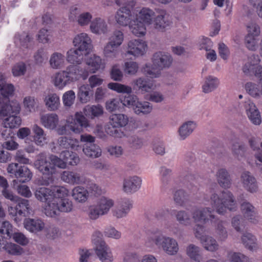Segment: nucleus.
Here are the masks:
<instances>
[{
	"label": "nucleus",
	"instance_id": "obj_8",
	"mask_svg": "<svg viewBox=\"0 0 262 262\" xmlns=\"http://www.w3.org/2000/svg\"><path fill=\"white\" fill-rule=\"evenodd\" d=\"M69 130L75 134H80L83 128L91 126L90 122L83 112L75 113L74 116H70L66 120Z\"/></svg>",
	"mask_w": 262,
	"mask_h": 262
},
{
	"label": "nucleus",
	"instance_id": "obj_34",
	"mask_svg": "<svg viewBox=\"0 0 262 262\" xmlns=\"http://www.w3.org/2000/svg\"><path fill=\"white\" fill-rule=\"evenodd\" d=\"M83 114L87 117L92 119L95 118H99L102 116L104 113L103 106L100 104H96L85 106L83 110Z\"/></svg>",
	"mask_w": 262,
	"mask_h": 262
},
{
	"label": "nucleus",
	"instance_id": "obj_17",
	"mask_svg": "<svg viewBox=\"0 0 262 262\" xmlns=\"http://www.w3.org/2000/svg\"><path fill=\"white\" fill-rule=\"evenodd\" d=\"M241 182L243 188L248 192L254 193L258 190V185L256 178L249 171H245L241 175Z\"/></svg>",
	"mask_w": 262,
	"mask_h": 262
},
{
	"label": "nucleus",
	"instance_id": "obj_25",
	"mask_svg": "<svg viewBox=\"0 0 262 262\" xmlns=\"http://www.w3.org/2000/svg\"><path fill=\"white\" fill-rule=\"evenodd\" d=\"M133 207L132 202L127 199L121 200L113 209L112 213L117 218H122L126 216Z\"/></svg>",
	"mask_w": 262,
	"mask_h": 262
},
{
	"label": "nucleus",
	"instance_id": "obj_14",
	"mask_svg": "<svg viewBox=\"0 0 262 262\" xmlns=\"http://www.w3.org/2000/svg\"><path fill=\"white\" fill-rule=\"evenodd\" d=\"M95 251L101 262H113V254L110 247L104 241L101 240L96 244Z\"/></svg>",
	"mask_w": 262,
	"mask_h": 262
},
{
	"label": "nucleus",
	"instance_id": "obj_58",
	"mask_svg": "<svg viewBox=\"0 0 262 262\" xmlns=\"http://www.w3.org/2000/svg\"><path fill=\"white\" fill-rule=\"evenodd\" d=\"M93 18V15L90 12H81L77 16L76 22L81 27L87 26L90 25Z\"/></svg>",
	"mask_w": 262,
	"mask_h": 262
},
{
	"label": "nucleus",
	"instance_id": "obj_24",
	"mask_svg": "<svg viewBox=\"0 0 262 262\" xmlns=\"http://www.w3.org/2000/svg\"><path fill=\"white\" fill-rule=\"evenodd\" d=\"M25 228L33 233H37L42 231L45 228V223L43 221L38 218H27L24 221Z\"/></svg>",
	"mask_w": 262,
	"mask_h": 262
},
{
	"label": "nucleus",
	"instance_id": "obj_2",
	"mask_svg": "<svg viewBox=\"0 0 262 262\" xmlns=\"http://www.w3.org/2000/svg\"><path fill=\"white\" fill-rule=\"evenodd\" d=\"M88 76L89 72L85 67L71 64L68 66L65 70L55 73L52 77V82L55 88L62 90L67 85L81 79H86Z\"/></svg>",
	"mask_w": 262,
	"mask_h": 262
},
{
	"label": "nucleus",
	"instance_id": "obj_55",
	"mask_svg": "<svg viewBox=\"0 0 262 262\" xmlns=\"http://www.w3.org/2000/svg\"><path fill=\"white\" fill-rule=\"evenodd\" d=\"M177 221L182 225L188 226L190 225L191 215L190 213L184 210L177 211L175 214Z\"/></svg>",
	"mask_w": 262,
	"mask_h": 262
},
{
	"label": "nucleus",
	"instance_id": "obj_37",
	"mask_svg": "<svg viewBox=\"0 0 262 262\" xmlns=\"http://www.w3.org/2000/svg\"><path fill=\"white\" fill-rule=\"evenodd\" d=\"M93 95V91L89 84H83L78 89L77 96L82 103L89 102Z\"/></svg>",
	"mask_w": 262,
	"mask_h": 262
},
{
	"label": "nucleus",
	"instance_id": "obj_12",
	"mask_svg": "<svg viewBox=\"0 0 262 262\" xmlns=\"http://www.w3.org/2000/svg\"><path fill=\"white\" fill-rule=\"evenodd\" d=\"M147 47V44L144 40L140 39H132L127 43L125 54L138 57L145 53Z\"/></svg>",
	"mask_w": 262,
	"mask_h": 262
},
{
	"label": "nucleus",
	"instance_id": "obj_46",
	"mask_svg": "<svg viewBox=\"0 0 262 262\" xmlns=\"http://www.w3.org/2000/svg\"><path fill=\"white\" fill-rule=\"evenodd\" d=\"M260 57L258 55L253 54L250 56L248 58V61L243 67V72L247 75L251 74L255 67L260 63Z\"/></svg>",
	"mask_w": 262,
	"mask_h": 262
},
{
	"label": "nucleus",
	"instance_id": "obj_18",
	"mask_svg": "<svg viewBox=\"0 0 262 262\" xmlns=\"http://www.w3.org/2000/svg\"><path fill=\"white\" fill-rule=\"evenodd\" d=\"M142 180L137 176H129L123 180L122 190L127 194H133L141 188Z\"/></svg>",
	"mask_w": 262,
	"mask_h": 262
},
{
	"label": "nucleus",
	"instance_id": "obj_15",
	"mask_svg": "<svg viewBox=\"0 0 262 262\" xmlns=\"http://www.w3.org/2000/svg\"><path fill=\"white\" fill-rule=\"evenodd\" d=\"M159 248L166 254L174 256L179 251V246L177 240L171 237L161 235Z\"/></svg>",
	"mask_w": 262,
	"mask_h": 262
},
{
	"label": "nucleus",
	"instance_id": "obj_40",
	"mask_svg": "<svg viewBox=\"0 0 262 262\" xmlns=\"http://www.w3.org/2000/svg\"><path fill=\"white\" fill-rule=\"evenodd\" d=\"M44 213L50 217H56L59 215L58 202L56 199H52L46 203L44 207Z\"/></svg>",
	"mask_w": 262,
	"mask_h": 262
},
{
	"label": "nucleus",
	"instance_id": "obj_51",
	"mask_svg": "<svg viewBox=\"0 0 262 262\" xmlns=\"http://www.w3.org/2000/svg\"><path fill=\"white\" fill-rule=\"evenodd\" d=\"M219 84V80L216 77L209 76L206 78L202 86L203 91L205 93H210L216 89Z\"/></svg>",
	"mask_w": 262,
	"mask_h": 262
},
{
	"label": "nucleus",
	"instance_id": "obj_59",
	"mask_svg": "<svg viewBox=\"0 0 262 262\" xmlns=\"http://www.w3.org/2000/svg\"><path fill=\"white\" fill-rule=\"evenodd\" d=\"M231 150L235 158L241 160L245 156L246 148L244 145L235 142L232 144Z\"/></svg>",
	"mask_w": 262,
	"mask_h": 262
},
{
	"label": "nucleus",
	"instance_id": "obj_48",
	"mask_svg": "<svg viewBox=\"0 0 262 262\" xmlns=\"http://www.w3.org/2000/svg\"><path fill=\"white\" fill-rule=\"evenodd\" d=\"M52 191L50 188L41 187L35 190L34 195L35 198L42 202H48L52 198Z\"/></svg>",
	"mask_w": 262,
	"mask_h": 262
},
{
	"label": "nucleus",
	"instance_id": "obj_27",
	"mask_svg": "<svg viewBox=\"0 0 262 262\" xmlns=\"http://www.w3.org/2000/svg\"><path fill=\"white\" fill-rule=\"evenodd\" d=\"M241 210L244 217L250 222L256 224L258 221V217L256 208L249 202H244L241 204Z\"/></svg>",
	"mask_w": 262,
	"mask_h": 262
},
{
	"label": "nucleus",
	"instance_id": "obj_62",
	"mask_svg": "<svg viewBox=\"0 0 262 262\" xmlns=\"http://www.w3.org/2000/svg\"><path fill=\"white\" fill-rule=\"evenodd\" d=\"M123 99V97L120 99L112 98L108 100L105 102L106 110L109 112H113L119 110L121 107V104H122Z\"/></svg>",
	"mask_w": 262,
	"mask_h": 262
},
{
	"label": "nucleus",
	"instance_id": "obj_38",
	"mask_svg": "<svg viewBox=\"0 0 262 262\" xmlns=\"http://www.w3.org/2000/svg\"><path fill=\"white\" fill-rule=\"evenodd\" d=\"M200 242L205 250L210 252H215L220 248L216 239L210 235H206Z\"/></svg>",
	"mask_w": 262,
	"mask_h": 262
},
{
	"label": "nucleus",
	"instance_id": "obj_16",
	"mask_svg": "<svg viewBox=\"0 0 262 262\" xmlns=\"http://www.w3.org/2000/svg\"><path fill=\"white\" fill-rule=\"evenodd\" d=\"M73 46L82 52L88 53L92 48V40L89 35L84 32L75 36L73 40Z\"/></svg>",
	"mask_w": 262,
	"mask_h": 262
},
{
	"label": "nucleus",
	"instance_id": "obj_61",
	"mask_svg": "<svg viewBox=\"0 0 262 262\" xmlns=\"http://www.w3.org/2000/svg\"><path fill=\"white\" fill-rule=\"evenodd\" d=\"M139 64L135 61H127L124 63L123 71L125 74L135 75L139 70Z\"/></svg>",
	"mask_w": 262,
	"mask_h": 262
},
{
	"label": "nucleus",
	"instance_id": "obj_43",
	"mask_svg": "<svg viewBox=\"0 0 262 262\" xmlns=\"http://www.w3.org/2000/svg\"><path fill=\"white\" fill-rule=\"evenodd\" d=\"M196 123L193 121H187L183 123L179 129V136L180 140H185L194 130Z\"/></svg>",
	"mask_w": 262,
	"mask_h": 262
},
{
	"label": "nucleus",
	"instance_id": "obj_28",
	"mask_svg": "<svg viewBox=\"0 0 262 262\" xmlns=\"http://www.w3.org/2000/svg\"><path fill=\"white\" fill-rule=\"evenodd\" d=\"M57 145L60 149H73L77 150L80 147L79 141L72 137L62 136L57 139Z\"/></svg>",
	"mask_w": 262,
	"mask_h": 262
},
{
	"label": "nucleus",
	"instance_id": "obj_36",
	"mask_svg": "<svg viewBox=\"0 0 262 262\" xmlns=\"http://www.w3.org/2000/svg\"><path fill=\"white\" fill-rule=\"evenodd\" d=\"M246 92L251 97L260 99L262 98V79L258 84L253 82H247L245 86Z\"/></svg>",
	"mask_w": 262,
	"mask_h": 262
},
{
	"label": "nucleus",
	"instance_id": "obj_1",
	"mask_svg": "<svg viewBox=\"0 0 262 262\" xmlns=\"http://www.w3.org/2000/svg\"><path fill=\"white\" fill-rule=\"evenodd\" d=\"M107 87L118 93L128 94L123 97L122 105L132 108L136 114L147 115L152 111V105L149 102L141 101L136 95L130 94L132 88L130 86L119 83L111 82L107 84Z\"/></svg>",
	"mask_w": 262,
	"mask_h": 262
},
{
	"label": "nucleus",
	"instance_id": "obj_19",
	"mask_svg": "<svg viewBox=\"0 0 262 262\" xmlns=\"http://www.w3.org/2000/svg\"><path fill=\"white\" fill-rule=\"evenodd\" d=\"M135 19L145 25L152 24L156 13L154 10L148 7H142L135 11Z\"/></svg>",
	"mask_w": 262,
	"mask_h": 262
},
{
	"label": "nucleus",
	"instance_id": "obj_57",
	"mask_svg": "<svg viewBox=\"0 0 262 262\" xmlns=\"http://www.w3.org/2000/svg\"><path fill=\"white\" fill-rule=\"evenodd\" d=\"M76 95L73 90H70L64 92L62 96L64 106L70 108L74 103Z\"/></svg>",
	"mask_w": 262,
	"mask_h": 262
},
{
	"label": "nucleus",
	"instance_id": "obj_63",
	"mask_svg": "<svg viewBox=\"0 0 262 262\" xmlns=\"http://www.w3.org/2000/svg\"><path fill=\"white\" fill-rule=\"evenodd\" d=\"M5 250L8 253L13 255H20L24 253L23 249L19 246L12 243H7Z\"/></svg>",
	"mask_w": 262,
	"mask_h": 262
},
{
	"label": "nucleus",
	"instance_id": "obj_7",
	"mask_svg": "<svg viewBox=\"0 0 262 262\" xmlns=\"http://www.w3.org/2000/svg\"><path fill=\"white\" fill-rule=\"evenodd\" d=\"M114 205L115 202L112 199L101 196L95 204L89 206L87 213L89 219L96 221L100 216L107 215Z\"/></svg>",
	"mask_w": 262,
	"mask_h": 262
},
{
	"label": "nucleus",
	"instance_id": "obj_4",
	"mask_svg": "<svg viewBox=\"0 0 262 262\" xmlns=\"http://www.w3.org/2000/svg\"><path fill=\"white\" fill-rule=\"evenodd\" d=\"M116 24L123 27H128L133 34L140 37L145 35L146 28L141 21L135 19V11L126 7H122L117 10L115 15Z\"/></svg>",
	"mask_w": 262,
	"mask_h": 262
},
{
	"label": "nucleus",
	"instance_id": "obj_35",
	"mask_svg": "<svg viewBox=\"0 0 262 262\" xmlns=\"http://www.w3.org/2000/svg\"><path fill=\"white\" fill-rule=\"evenodd\" d=\"M216 180L221 187L229 188L231 185V179L228 170L223 168H220L216 173Z\"/></svg>",
	"mask_w": 262,
	"mask_h": 262
},
{
	"label": "nucleus",
	"instance_id": "obj_53",
	"mask_svg": "<svg viewBox=\"0 0 262 262\" xmlns=\"http://www.w3.org/2000/svg\"><path fill=\"white\" fill-rule=\"evenodd\" d=\"M173 201L175 204L179 206H185L188 201V196L183 190L180 189L173 193Z\"/></svg>",
	"mask_w": 262,
	"mask_h": 262
},
{
	"label": "nucleus",
	"instance_id": "obj_41",
	"mask_svg": "<svg viewBox=\"0 0 262 262\" xmlns=\"http://www.w3.org/2000/svg\"><path fill=\"white\" fill-rule=\"evenodd\" d=\"M46 107L50 111H55L58 110L60 105V98L56 93L48 94L45 98Z\"/></svg>",
	"mask_w": 262,
	"mask_h": 262
},
{
	"label": "nucleus",
	"instance_id": "obj_64",
	"mask_svg": "<svg viewBox=\"0 0 262 262\" xmlns=\"http://www.w3.org/2000/svg\"><path fill=\"white\" fill-rule=\"evenodd\" d=\"M127 141L129 146L134 149H140L144 145L143 139L136 135L129 136Z\"/></svg>",
	"mask_w": 262,
	"mask_h": 262
},
{
	"label": "nucleus",
	"instance_id": "obj_20",
	"mask_svg": "<svg viewBox=\"0 0 262 262\" xmlns=\"http://www.w3.org/2000/svg\"><path fill=\"white\" fill-rule=\"evenodd\" d=\"M212 210L209 207H202L195 209L192 212V216L194 221L198 223H206L209 219L215 218L212 214Z\"/></svg>",
	"mask_w": 262,
	"mask_h": 262
},
{
	"label": "nucleus",
	"instance_id": "obj_47",
	"mask_svg": "<svg viewBox=\"0 0 262 262\" xmlns=\"http://www.w3.org/2000/svg\"><path fill=\"white\" fill-rule=\"evenodd\" d=\"M86 63L88 66L86 69L89 73H94L103 67L101 58L96 55H93L88 59Z\"/></svg>",
	"mask_w": 262,
	"mask_h": 262
},
{
	"label": "nucleus",
	"instance_id": "obj_31",
	"mask_svg": "<svg viewBox=\"0 0 262 262\" xmlns=\"http://www.w3.org/2000/svg\"><path fill=\"white\" fill-rule=\"evenodd\" d=\"M86 54L77 48H72L67 51L66 59L69 63L80 66L83 61L84 55Z\"/></svg>",
	"mask_w": 262,
	"mask_h": 262
},
{
	"label": "nucleus",
	"instance_id": "obj_52",
	"mask_svg": "<svg viewBox=\"0 0 262 262\" xmlns=\"http://www.w3.org/2000/svg\"><path fill=\"white\" fill-rule=\"evenodd\" d=\"M201 248L193 244H190L186 247V254L191 260H195L201 257Z\"/></svg>",
	"mask_w": 262,
	"mask_h": 262
},
{
	"label": "nucleus",
	"instance_id": "obj_9",
	"mask_svg": "<svg viewBox=\"0 0 262 262\" xmlns=\"http://www.w3.org/2000/svg\"><path fill=\"white\" fill-rule=\"evenodd\" d=\"M80 140L81 142L85 143L82 150L87 157L97 158L101 156V149L99 145L94 143V137L89 134H83L80 136Z\"/></svg>",
	"mask_w": 262,
	"mask_h": 262
},
{
	"label": "nucleus",
	"instance_id": "obj_54",
	"mask_svg": "<svg viewBox=\"0 0 262 262\" xmlns=\"http://www.w3.org/2000/svg\"><path fill=\"white\" fill-rule=\"evenodd\" d=\"M52 199H56L58 202L62 199H67L66 197L69 195V190L64 186H56L52 189Z\"/></svg>",
	"mask_w": 262,
	"mask_h": 262
},
{
	"label": "nucleus",
	"instance_id": "obj_22",
	"mask_svg": "<svg viewBox=\"0 0 262 262\" xmlns=\"http://www.w3.org/2000/svg\"><path fill=\"white\" fill-rule=\"evenodd\" d=\"M244 108L249 119L255 125H259L261 122L260 113L255 104L250 100L245 102Z\"/></svg>",
	"mask_w": 262,
	"mask_h": 262
},
{
	"label": "nucleus",
	"instance_id": "obj_50",
	"mask_svg": "<svg viewBox=\"0 0 262 262\" xmlns=\"http://www.w3.org/2000/svg\"><path fill=\"white\" fill-rule=\"evenodd\" d=\"M16 206L19 215L27 216L31 213L32 209L29 200L18 198Z\"/></svg>",
	"mask_w": 262,
	"mask_h": 262
},
{
	"label": "nucleus",
	"instance_id": "obj_33",
	"mask_svg": "<svg viewBox=\"0 0 262 262\" xmlns=\"http://www.w3.org/2000/svg\"><path fill=\"white\" fill-rule=\"evenodd\" d=\"M109 124L113 127H124L128 123L129 118L124 114H112L109 116Z\"/></svg>",
	"mask_w": 262,
	"mask_h": 262
},
{
	"label": "nucleus",
	"instance_id": "obj_42",
	"mask_svg": "<svg viewBox=\"0 0 262 262\" xmlns=\"http://www.w3.org/2000/svg\"><path fill=\"white\" fill-rule=\"evenodd\" d=\"M72 196L78 203L85 202L89 196L88 190L82 186L75 187L72 191Z\"/></svg>",
	"mask_w": 262,
	"mask_h": 262
},
{
	"label": "nucleus",
	"instance_id": "obj_23",
	"mask_svg": "<svg viewBox=\"0 0 262 262\" xmlns=\"http://www.w3.org/2000/svg\"><path fill=\"white\" fill-rule=\"evenodd\" d=\"M90 30L95 34H104L107 33L108 26L104 18L97 17L93 19L91 23H90Z\"/></svg>",
	"mask_w": 262,
	"mask_h": 262
},
{
	"label": "nucleus",
	"instance_id": "obj_3",
	"mask_svg": "<svg viewBox=\"0 0 262 262\" xmlns=\"http://www.w3.org/2000/svg\"><path fill=\"white\" fill-rule=\"evenodd\" d=\"M203 203L205 205L209 203L212 209L220 215H224L227 210L234 211L237 208L234 196L229 191H223L219 193L211 191L209 194L204 195Z\"/></svg>",
	"mask_w": 262,
	"mask_h": 262
},
{
	"label": "nucleus",
	"instance_id": "obj_39",
	"mask_svg": "<svg viewBox=\"0 0 262 262\" xmlns=\"http://www.w3.org/2000/svg\"><path fill=\"white\" fill-rule=\"evenodd\" d=\"M65 63V56L62 53L56 52L51 54L49 64L53 69H60L64 66Z\"/></svg>",
	"mask_w": 262,
	"mask_h": 262
},
{
	"label": "nucleus",
	"instance_id": "obj_45",
	"mask_svg": "<svg viewBox=\"0 0 262 262\" xmlns=\"http://www.w3.org/2000/svg\"><path fill=\"white\" fill-rule=\"evenodd\" d=\"M14 90V86L12 84L5 83L0 91V106L9 104L8 97L13 95Z\"/></svg>",
	"mask_w": 262,
	"mask_h": 262
},
{
	"label": "nucleus",
	"instance_id": "obj_13",
	"mask_svg": "<svg viewBox=\"0 0 262 262\" xmlns=\"http://www.w3.org/2000/svg\"><path fill=\"white\" fill-rule=\"evenodd\" d=\"M172 23L169 15L165 10H161L156 14L152 24L155 29L164 32L171 26Z\"/></svg>",
	"mask_w": 262,
	"mask_h": 262
},
{
	"label": "nucleus",
	"instance_id": "obj_10",
	"mask_svg": "<svg viewBox=\"0 0 262 262\" xmlns=\"http://www.w3.org/2000/svg\"><path fill=\"white\" fill-rule=\"evenodd\" d=\"M7 170L9 173L14 174L20 183L28 182L32 177V174L28 167L25 166H19L17 163L9 164Z\"/></svg>",
	"mask_w": 262,
	"mask_h": 262
},
{
	"label": "nucleus",
	"instance_id": "obj_30",
	"mask_svg": "<svg viewBox=\"0 0 262 262\" xmlns=\"http://www.w3.org/2000/svg\"><path fill=\"white\" fill-rule=\"evenodd\" d=\"M133 88L141 92L142 94L149 92L154 88L152 82L144 77H139L132 82Z\"/></svg>",
	"mask_w": 262,
	"mask_h": 262
},
{
	"label": "nucleus",
	"instance_id": "obj_56",
	"mask_svg": "<svg viewBox=\"0 0 262 262\" xmlns=\"http://www.w3.org/2000/svg\"><path fill=\"white\" fill-rule=\"evenodd\" d=\"M227 258L230 262H253L249 257L239 252L229 251Z\"/></svg>",
	"mask_w": 262,
	"mask_h": 262
},
{
	"label": "nucleus",
	"instance_id": "obj_44",
	"mask_svg": "<svg viewBox=\"0 0 262 262\" xmlns=\"http://www.w3.org/2000/svg\"><path fill=\"white\" fill-rule=\"evenodd\" d=\"M214 233L218 241H225L228 236V231L225 226V222L222 220H218L214 225Z\"/></svg>",
	"mask_w": 262,
	"mask_h": 262
},
{
	"label": "nucleus",
	"instance_id": "obj_21",
	"mask_svg": "<svg viewBox=\"0 0 262 262\" xmlns=\"http://www.w3.org/2000/svg\"><path fill=\"white\" fill-rule=\"evenodd\" d=\"M61 179L71 185L82 184L85 182V177L81 173L74 171H64L61 174Z\"/></svg>",
	"mask_w": 262,
	"mask_h": 262
},
{
	"label": "nucleus",
	"instance_id": "obj_26",
	"mask_svg": "<svg viewBox=\"0 0 262 262\" xmlns=\"http://www.w3.org/2000/svg\"><path fill=\"white\" fill-rule=\"evenodd\" d=\"M41 124L50 130L55 129L59 123V117L55 113H48L40 115Z\"/></svg>",
	"mask_w": 262,
	"mask_h": 262
},
{
	"label": "nucleus",
	"instance_id": "obj_60",
	"mask_svg": "<svg viewBox=\"0 0 262 262\" xmlns=\"http://www.w3.org/2000/svg\"><path fill=\"white\" fill-rule=\"evenodd\" d=\"M119 47L114 45L113 43L108 42L103 49V54L106 57L115 58H116L118 55V51L117 48Z\"/></svg>",
	"mask_w": 262,
	"mask_h": 262
},
{
	"label": "nucleus",
	"instance_id": "obj_6",
	"mask_svg": "<svg viewBox=\"0 0 262 262\" xmlns=\"http://www.w3.org/2000/svg\"><path fill=\"white\" fill-rule=\"evenodd\" d=\"M20 110L19 103L17 101H12L9 104L0 106V115L8 117L3 121L4 127L12 128L18 126L21 123V119L16 115Z\"/></svg>",
	"mask_w": 262,
	"mask_h": 262
},
{
	"label": "nucleus",
	"instance_id": "obj_29",
	"mask_svg": "<svg viewBox=\"0 0 262 262\" xmlns=\"http://www.w3.org/2000/svg\"><path fill=\"white\" fill-rule=\"evenodd\" d=\"M34 134L33 141L34 143L39 146H43L47 144L48 138L44 130L37 124H34L32 127Z\"/></svg>",
	"mask_w": 262,
	"mask_h": 262
},
{
	"label": "nucleus",
	"instance_id": "obj_32",
	"mask_svg": "<svg viewBox=\"0 0 262 262\" xmlns=\"http://www.w3.org/2000/svg\"><path fill=\"white\" fill-rule=\"evenodd\" d=\"M241 241L246 248L252 251L259 249L257 239L255 235L249 232H245L241 236Z\"/></svg>",
	"mask_w": 262,
	"mask_h": 262
},
{
	"label": "nucleus",
	"instance_id": "obj_11",
	"mask_svg": "<svg viewBox=\"0 0 262 262\" xmlns=\"http://www.w3.org/2000/svg\"><path fill=\"white\" fill-rule=\"evenodd\" d=\"M34 166L43 175L48 176L49 179L54 173V168L49 160V156L45 152H40L37 156Z\"/></svg>",
	"mask_w": 262,
	"mask_h": 262
},
{
	"label": "nucleus",
	"instance_id": "obj_5",
	"mask_svg": "<svg viewBox=\"0 0 262 262\" xmlns=\"http://www.w3.org/2000/svg\"><path fill=\"white\" fill-rule=\"evenodd\" d=\"M172 61V57L169 53L157 52L152 56V66L146 64L143 68V72L151 78H159L161 75V71L169 68Z\"/></svg>",
	"mask_w": 262,
	"mask_h": 262
},
{
	"label": "nucleus",
	"instance_id": "obj_49",
	"mask_svg": "<svg viewBox=\"0 0 262 262\" xmlns=\"http://www.w3.org/2000/svg\"><path fill=\"white\" fill-rule=\"evenodd\" d=\"M60 157L66 162V167L67 164L76 165L80 161L79 157L76 153L69 150L62 151L60 154Z\"/></svg>",
	"mask_w": 262,
	"mask_h": 262
}]
</instances>
